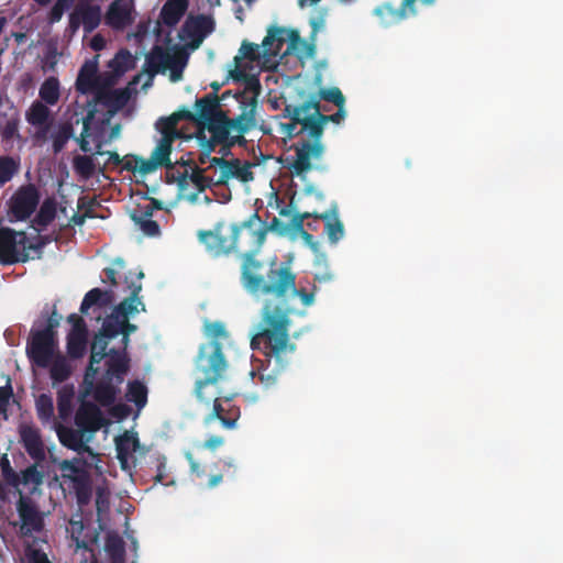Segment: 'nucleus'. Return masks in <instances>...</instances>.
<instances>
[{
    "mask_svg": "<svg viewBox=\"0 0 563 563\" xmlns=\"http://www.w3.org/2000/svg\"><path fill=\"white\" fill-rule=\"evenodd\" d=\"M260 268L261 263L253 257L244 258L242 271L244 287L253 294L263 292L272 296L263 308L261 322L253 330L251 346L279 361L295 350V345L289 341L287 314L302 313L296 301H300L306 308L313 303L314 296L312 292L296 288L295 275L288 268L272 271L271 284H266L258 274Z\"/></svg>",
    "mask_w": 563,
    "mask_h": 563,
    "instance_id": "1",
    "label": "nucleus"
},
{
    "mask_svg": "<svg viewBox=\"0 0 563 563\" xmlns=\"http://www.w3.org/2000/svg\"><path fill=\"white\" fill-rule=\"evenodd\" d=\"M142 273L136 275L137 282L131 283L130 297L122 301L112 313L103 321L99 334L96 336L91 347V360L88 372L85 376V383L92 384L93 376L98 368L95 367L103 357H108L109 368L107 371V384H102L96 388L92 396L102 406L110 405L117 395V386L123 380V376L128 371V360L124 353L110 350L106 352L108 341L118 334H123V347L128 344V335L135 331V325L129 323V318L144 309L142 301L137 298V292L142 286L140 279Z\"/></svg>",
    "mask_w": 563,
    "mask_h": 563,
    "instance_id": "2",
    "label": "nucleus"
},
{
    "mask_svg": "<svg viewBox=\"0 0 563 563\" xmlns=\"http://www.w3.org/2000/svg\"><path fill=\"white\" fill-rule=\"evenodd\" d=\"M97 58L88 60L81 67L77 88L79 91L96 95L97 101L93 110L84 121V130L80 135V147L82 151H97L120 134V126L112 123L114 112L123 107L130 98L128 89H111V80L106 73L97 76Z\"/></svg>",
    "mask_w": 563,
    "mask_h": 563,
    "instance_id": "3",
    "label": "nucleus"
},
{
    "mask_svg": "<svg viewBox=\"0 0 563 563\" xmlns=\"http://www.w3.org/2000/svg\"><path fill=\"white\" fill-rule=\"evenodd\" d=\"M170 175L177 180L180 196L191 202H210L211 198L203 194L209 188L213 190L231 179L242 183L253 180L252 165L241 161H223L212 158L209 166L199 169L189 165H178Z\"/></svg>",
    "mask_w": 563,
    "mask_h": 563,
    "instance_id": "4",
    "label": "nucleus"
},
{
    "mask_svg": "<svg viewBox=\"0 0 563 563\" xmlns=\"http://www.w3.org/2000/svg\"><path fill=\"white\" fill-rule=\"evenodd\" d=\"M196 366L198 397L202 400L213 399V417L220 419L225 428H234L240 411L231 405L230 399L218 397L216 385L227 367L220 345L216 342L202 345Z\"/></svg>",
    "mask_w": 563,
    "mask_h": 563,
    "instance_id": "5",
    "label": "nucleus"
},
{
    "mask_svg": "<svg viewBox=\"0 0 563 563\" xmlns=\"http://www.w3.org/2000/svg\"><path fill=\"white\" fill-rule=\"evenodd\" d=\"M212 31V21L207 16L189 18L181 29L180 44L163 49L157 45L147 57L151 70L167 74L170 81L181 79L188 60V51L196 49Z\"/></svg>",
    "mask_w": 563,
    "mask_h": 563,
    "instance_id": "6",
    "label": "nucleus"
},
{
    "mask_svg": "<svg viewBox=\"0 0 563 563\" xmlns=\"http://www.w3.org/2000/svg\"><path fill=\"white\" fill-rule=\"evenodd\" d=\"M1 467L5 479L12 484L20 495L18 510L21 520V531L27 534L40 530L43 525V516L51 511V505L45 507L37 500L42 475L35 467H30L23 472L20 478H15L7 457L2 459Z\"/></svg>",
    "mask_w": 563,
    "mask_h": 563,
    "instance_id": "7",
    "label": "nucleus"
},
{
    "mask_svg": "<svg viewBox=\"0 0 563 563\" xmlns=\"http://www.w3.org/2000/svg\"><path fill=\"white\" fill-rule=\"evenodd\" d=\"M313 53L314 46L300 40L296 31L275 27L263 40L262 63L267 67H278L289 55H295L301 63Z\"/></svg>",
    "mask_w": 563,
    "mask_h": 563,
    "instance_id": "8",
    "label": "nucleus"
},
{
    "mask_svg": "<svg viewBox=\"0 0 563 563\" xmlns=\"http://www.w3.org/2000/svg\"><path fill=\"white\" fill-rule=\"evenodd\" d=\"M27 353L37 366L51 367V375L55 382L64 380L69 374L67 362L57 352V343L52 329L34 333Z\"/></svg>",
    "mask_w": 563,
    "mask_h": 563,
    "instance_id": "9",
    "label": "nucleus"
},
{
    "mask_svg": "<svg viewBox=\"0 0 563 563\" xmlns=\"http://www.w3.org/2000/svg\"><path fill=\"white\" fill-rule=\"evenodd\" d=\"M200 108L201 112L197 119L198 131L196 135L201 141L202 147L209 152L216 144L224 142L231 128H234L232 122L229 123L216 115L213 109L203 101L197 102V110Z\"/></svg>",
    "mask_w": 563,
    "mask_h": 563,
    "instance_id": "10",
    "label": "nucleus"
},
{
    "mask_svg": "<svg viewBox=\"0 0 563 563\" xmlns=\"http://www.w3.org/2000/svg\"><path fill=\"white\" fill-rule=\"evenodd\" d=\"M262 55L263 44L254 46L243 43L234 59L227 66L228 79L240 81L253 77L257 67L273 69L274 67H267L262 63Z\"/></svg>",
    "mask_w": 563,
    "mask_h": 563,
    "instance_id": "11",
    "label": "nucleus"
},
{
    "mask_svg": "<svg viewBox=\"0 0 563 563\" xmlns=\"http://www.w3.org/2000/svg\"><path fill=\"white\" fill-rule=\"evenodd\" d=\"M265 234V223L257 214H252L249 220L239 225L235 224L234 239L238 243L235 251H239L244 258L252 257L264 243Z\"/></svg>",
    "mask_w": 563,
    "mask_h": 563,
    "instance_id": "12",
    "label": "nucleus"
},
{
    "mask_svg": "<svg viewBox=\"0 0 563 563\" xmlns=\"http://www.w3.org/2000/svg\"><path fill=\"white\" fill-rule=\"evenodd\" d=\"M34 245L30 243L23 232L0 229V262L11 264L24 262L30 257Z\"/></svg>",
    "mask_w": 563,
    "mask_h": 563,
    "instance_id": "13",
    "label": "nucleus"
},
{
    "mask_svg": "<svg viewBox=\"0 0 563 563\" xmlns=\"http://www.w3.org/2000/svg\"><path fill=\"white\" fill-rule=\"evenodd\" d=\"M185 117L188 115L185 113H174L169 118L161 119L157 122V129L161 132L162 137L151 155L157 167L167 164L173 141L176 137L181 136L178 123Z\"/></svg>",
    "mask_w": 563,
    "mask_h": 563,
    "instance_id": "14",
    "label": "nucleus"
},
{
    "mask_svg": "<svg viewBox=\"0 0 563 563\" xmlns=\"http://www.w3.org/2000/svg\"><path fill=\"white\" fill-rule=\"evenodd\" d=\"M235 224L220 223L212 231H201L198 236L206 249L213 255L235 251L238 243L234 239Z\"/></svg>",
    "mask_w": 563,
    "mask_h": 563,
    "instance_id": "15",
    "label": "nucleus"
},
{
    "mask_svg": "<svg viewBox=\"0 0 563 563\" xmlns=\"http://www.w3.org/2000/svg\"><path fill=\"white\" fill-rule=\"evenodd\" d=\"M38 205V194L33 186L20 188L9 201L8 217L10 221L26 220Z\"/></svg>",
    "mask_w": 563,
    "mask_h": 563,
    "instance_id": "16",
    "label": "nucleus"
},
{
    "mask_svg": "<svg viewBox=\"0 0 563 563\" xmlns=\"http://www.w3.org/2000/svg\"><path fill=\"white\" fill-rule=\"evenodd\" d=\"M188 8V0H167L162 7L159 19L157 21L158 33L157 37L158 42H169L167 36L162 40L163 36V26L174 27L183 18L186 10Z\"/></svg>",
    "mask_w": 563,
    "mask_h": 563,
    "instance_id": "17",
    "label": "nucleus"
},
{
    "mask_svg": "<svg viewBox=\"0 0 563 563\" xmlns=\"http://www.w3.org/2000/svg\"><path fill=\"white\" fill-rule=\"evenodd\" d=\"M134 20V4L132 0H115L106 14V23L117 30H122Z\"/></svg>",
    "mask_w": 563,
    "mask_h": 563,
    "instance_id": "18",
    "label": "nucleus"
},
{
    "mask_svg": "<svg viewBox=\"0 0 563 563\" xmlns=\"http://www.w3.org/2000/svg\"><path fill=\"white\" fill-rule=\"evenodd\" d=\"M91 152L93 153L96 158L107 156L104 162H123L124 166L133 169L134 172H137L141 175L152 173L157 168V165L155 164L152 157L146 159L136 155H126L123 158H120L119 155L114 152L102 151V146L99 148V152Z\"/></svg>",
    "mask_w": 563,
    "mask_h": 563,
    "instance_id": "19",
    "label": "nucleus"
},
{
    "mask_svg": "<svg viewBox=\"0 0 563 563\" xmlns=\"http://www.w3.org/2000/svg\"><path fill=\"white\" fill-rule=\"evenodd\" d=\"M100 22V10L97 5L77 0L75 10L70 13V24L74 29L80 24L87 32L92 31Z\"/></svg>",
    "mask_w": 563,
    "mask_h": 563,
    "instance_id": "20",
    "label": "nucleus"
},
{
    "mask_svg": "<svg viewBox=\"0 0 563 563\" xmlns=\"http://www.w3.org/2000/svg\"><path fill=\"white\" fill-rule=\"evenodd\" d=\"M68 322L71 329L67 336V351L70 356L79 357L86 351V325L77 314L69 316Z\"/></svg>",
    "mask_w": 563,
    "mask_h": 563,
    "instance_id": "21",
    "label": "nucleus"
},
{
    "mask_svg": "<svg viewBox=\"0 0 563 563\" xmlns=\"http://www.w3.org/2000/svg\"><path fill=\"white\" fill-rule=\"evenodd\" d=\"M60 472L64 484L69 482V488L76 490L78 499L87 498V477L85 471L75 463L64 461L60 463Z\"/></svg>",
    "mask_w": 563,
    "mask_h": 563,
    "instance_id": "22",
    "label": "nucleus"
},
{
    "mask_svg": "<svg viewBox=\"0 0 563 563\" xmlns=\"http://www.w3.org/2000/svg\"><path fill=\"white\" fill-rule=\"evenodd\" d=\"M139 446L137 434L133 431H126L115 439L117 456L124 471L131 468L133 455Z\"/></svg>",
    "mask_w": 563,
    "mask_h": 563,
    "instance_id": "23",
    "label": "nucleus"
},
{
    "mask_svg": "<svg viewBox=\"0 0 563 563\" xmlns=\"http://www.w3.org/2000/svg\"><path fill=\"white\" fill-rule=\"evenodd\" d=\"M419 2L421 4H431L434 0H405L401 11H396L389 5H383L375 10V13L380 19V23L384 25L394 24L409 15L415 14L416 10L413 5Z\"/></svg>",
    "mask_w": 563,
    "mask_h": 563,
    "instance_id": "24",
    "label": "nucleus"
},
{
    "mask_svg": "<svg viewBox=\"0 0 563 563\" xmlns=\"http://www.w3.org/2000/svg\"><path fill=\"white\" fill-rule=\"evenodd\" d=\"M136 57L130 52L121 49L118 54L109 62L108 70L106 71L107 78L111 80L112 85L114 81L129 71L135 66Z\"/></svg>",
    "mask_w": 563,
    "mask_h": 563,
    "instance_id": "25",
    "label": "nucleus"
},
{
    "mask_svg": "<svg viewBox=\"0 0 563 563\" xmlns=\"http://www.w3.org/2000/svg\"><path fill=\"white\" fill-rule=\"evenodd\" d=\"M76 423L86 431H96L103 424V419L96 406L84 401L76 415Z\"/></svg>",
    "mask_w": 563,
    "mask_h": 563,
    "instance_id": "26",
    "label": "nucleus"
},
{
    "mask_svg": "<svg viewBox=\"0 0 563 563\" xmlns=\"http://www.w3.org/2000/svg\"><path fill=\"white\" fill-rule=\"evenodd\" d=\"M323 147L319 141H314L312 144H303L297 148V157L294 163L296 169L299 172L309 169L312 162L321 157Z\"/></svg>",
    "mask_w": 563,
    "mask_h": 563,
    "instance_id": "27",
    "label": "nucleus"
},
{
    "mask_svg": "<svg viewBox=\"0 0 563 563\" xmlns=\"http://www.w3.org/2000/svg\"><path fill=\"white\" fill-rule=\"evenodd\" d=\"M59 225H62V223L57 214L56 203L51 199L45 200L34 220L33 228L41 230L47 227L56 228Z\"/></svg>",
    "mask_w": 563,
    "mask_h": 563,
    "instance_id": "28",
    "label": "nucleus"
},
{
    "mask_svg": "<svg viewBox=\"0 0 563 563\" xmlns=\"http://www.w3.org/2000/svg\"><path fill=\"white\" fill-rule=\"evenodd\" d=\"M242 112L232 122V126L239 132H245L255 125L256 101L251 98L247 102L241 101Z\"/></svg>",
    "mask_w": 563,
    "mask_h": 563,
    "instance_id": "29",
    "label": "nucleus"
},
{
    "mask_svg": "<svg viewBox=\"0 0 563 563\" xmlns=\"http://www.w3.org/2000/svg\"><path fill=\"white\" fill-rule=\"evenodd\" d=\"M20 434L29 453L33 457H38L43 453V448L37 430L32 426L23 424Z\"/></svg>",
    "mask_w": 563,
    "mask_h": 563,
    "instance_id": "30",
    "label": "nucleus"
},
{
    "mask_svg": "<svg viewBox=\"0 0 563 563\" xmlns=\"http://www.w3.org/2000/svg\"><path fill=\"white\" fill-rule=\"evenodd\" d=\"M53 428L56 430L60 442L73 449L79 450L82 445V435L76 431L60 426L59 423L53 422Z\"/></svg>",
    "mask_w": 563,
    "mask_h": 563,
    "instance_id": "31",
    "label": "nucleus"
},
{
    "mask_svg": "<svg viewBox=\"0 0 563 563\" xmlns=\"http://www.w3.org/2000/svg\"><path fill=\"white\" fill-rule=\"evenodd\" d=\"M126 399L134 402L139 411L145 406L147 400V389L140 382H133L129 384Z\"/></svg>",
    "mask_w": 563,
    "mask_h": 563,
    "instance_id": "32",
    "label": "nucleus"
},
{
    "mask_svg": "<svg viewBox=\"0 0 563 563\" xmlns=\"http://www.w3.org/2000/svg\"><path fill=\"white\" fill-rule=\"evenodd\" d=\"M74 390L64 387L58 394V413L62 420H67L73 412Z\"/></svg>",
    "mask_w": 563,
    "mask_h": 563,
    "instance_id": "33",
    "label": "nucleus"
},
{
    "mask_svg": "<svg viewBox=\"0 0 563 563\" xmlns=\"http://www.w3.org/2000/svg\"><path fill=\"white\" fill-rule=\"evenodd\" d=\"M321 218L327 221L325 231H327L329 239L332 242L335 243L340 239L343 238V234H344L343 224L338 219L336 214H334V213L333 214H324V216H321Z\"/></svg>",
    "mask_w": 563,
    "mask_h": 563,
    "instance_id": "34",
    "label": "nucleus"
},
{
    "mask_svg": "<svg viewBox=\"0 0 563 563\" xmlns=\"http://www.w3.org/2000/svg\"><path fill=\"white\" fill-rule=\"evenodd\" d=\"M40 96L45 102L54 104L59 98L58 81L55 78L45 80L40 89Z\"/></svg>",
    "mask_w": 563,
    "mask_h": 563,
    "instance_id": "35",
    "label": "nucleus"
},
{
    "mask_svg": "<svg viewBox=\"0 0 563 563\" xmlns=\"http://www.w3.org/2000/svg\"><path fill=\"white\" fill-rule=\"evenodd\" d=\"M36 410L40 419L45 422H52V417L54 412L53 400L47 395H41L36 399Z\"/></svg>",
    "mask_w": 563,
    "mask_h": 563,
    "instance_id": "36",
    "label": "nucleus"
},
{
    "mask_svg": "<svg viewBox=\"0 0 563 563\" xmlns=\"http://www.w3.org/2000/svg\"><path fill=\"white\" fill-rule=\"evenodd\" d=\"M48 117V110L45 106L36 102L32 104L26 113L27 121L33 125H42Z\"/></svg>",
    "mask_w": 563,
    "mask_h": 563,
    "instance_id": "37",
    "label": "nucleus"
},
{
    "mask_svg": "<svg viewBox=\"0 0 563 563\" xmlns=\"http://www.w3.org/2000/svg\"><path fill=\"white\" fill-rule=\"evenodd\" d=\"M19 162L11 157L0 158V184L9 181L18 170Z\"/></svg>",
    "mask_w": 563,
    "mask_h": 563,
    "instance_id": "38",
    "label": "nucleus"
},
{
    "mask_svg": "<svg viewBox=\"0 0 563 563\" xmlns=\"http://www.w3.org/2000/svg\"><path fill=\"white\" fill-rule=\"evenodd\" d=\"M77 0H59L53 7L51 11L49 20L52 23L57 22L62 19L65 10H68L71 5L76 7Z\"/></svg>",
    "mask_w": 563,
    "mask_h": 563,
    "instance_id": "39",
    "label": "nucleus"
},
{
    "mask_svg": "<svg viewBox=\"0 0 563 563\" xmlns=\"http://www.w3.org/2000/svg\"><path fill=\"white\" fill-rule=\"evenodd\" d=\"M68 532L70 533L71 538L76 542V548L79 550L81 548H86V543L84 540H80V534L84 530V525L81 520L71 519L69 521Z\"/></svg>",
    "mask_w": 563,
    "mask_h": 563,
    "instance_id": "40",
    "label": "nucleus"
},
{
    "mask_svg": "<svg viewBox=\"0 0 563 563\" xmlns=\"http://www.w3.org/2000/svg\"><path fill=\"white\" fill-rule=\"evenodd\" d=\"M103 294L99 289L90 290L84 298L81 303V312L86 313L92 306L99 308V301L102 299Z\"/></svg>",
    "mask_w": 563,
    "mask_h": 563,
    "instance_id": "41",
    "label": "nucleus"
},
{
    "mask_svg": "<svg viewBox=\"0 0 563 563\" xmlns=\"http://www.w3.org/2000/svg\"><path fill=\"white\" fill-rule=\"evenodd\" d=\"M205 333L207 336L211 339H220L227 336V330L224 325L220 322H206L205 323Z\"/></svg>",
    "mask_w": 563,
    "mask_h": 563,
    "instance_id": "42",
    "label": "nucleus"
},
{
    "mask_svg": "<svg viewBox=\"0 0 563 563\" xmlns=\"http://www.w3.org/2000/svg\"><path fill=\"white\" fill-rule=\"evenodd\" d=\"M75 168L84 176H88L93 170L92 158L88 156H79L75 159Z\"/></svg>",
    "mask_w": 563,
    "mask_h": 563,
    "instance_id": "43",
    "label": "nucleus"
},
{
    "mask_svg": "<svg viewBox=\"0 0 563 563\" xmlns=\"http://www.w3.org/2000/svg\"><path fill=\"white\" fill-rule=\"evenodd\" d=\"M12 389L9 385V382L5 386L0 387V415H4L7 418V409L11 404Z\"/></svg>",
    "mask_w": 563,
    "mask_h": 563,
    "instance_id": "44",
    "label": "nucleus"
},
{
    "mask_svg": "<svg viewBox=\"0 0 563 563\" xmlns=\"http://www.w3.org/2000/svg\"><path fill=\"white\" fill-rule=\"evenodd\" d=\"M301 236L305 241V243L313 251V253L316 254V262L318 264H322L324 263L325 261V256L323 253L320 252V249H319V244L317 242L313 241L312 236L307 233V232H302L301 233Z\"/></svg>",
    "mask_w": 563,
    "mask_h": 563,
    "instance_id": "45",
    "label": "nucleus"
},
{
    "mask_svg": "<svg viewBox=\"0 0 563 563\" xmlns=\"http://www.w3.org/2000/svg\"><path fill=\"white\" fill-rule=\"evenodd\" d=\"M24 563H49L46 555L37 549L27 548Z\"/></svg>",
    "mask_w": 563,
    "mask_h": 563,
    "instance_id": "46",
    "label": "nucleus"
},
{
    "mask_svg": "<svg viewBox=\"0 0 563 563\" xmlns=\"http://www.w3.org/2000/svg\"><path fill=\"white\" fill-rule=\"evenodd\" d=\"M136 223L146 235L154 236L159 232L157 223L151 219L136 220Z\"/></svg>",
    "mask_w": 563,
    "mask_h": 563,
    "instance_id": "47",
    "label": "nucleus"
},
{
    "mask_svg": "<svg viewBox=\"0 0 563 563\" xmlns=\"http://www.w3.org/2000/svg\"><path fill=\"white\" fill-rule=\"evenodd\" d=\"M321 96L323 99L332 101L333 103H335L339 107L343 106L344 98L338 88H330L327 90H322Z\"/></svg>",
    "mask_w": 563,
    "mask_h": 563,
    "instance_id": "48",
    "label": "nucleus"
},
{
    "mask_svg": "<svg viewBox=\"0 0 563 563\" xmlns=\"http://www.w3.org/2000/svg\"><path fill=\"white\" fill-rule=\"evenodd\" d=\"M111 415L118 421L126 418L130 415V408L126 405L120 404L111 408Z\"/></svg>",
    "mask_w": 563,
    "mask_h": 563,
    "instance_id": "49",
    "label": "nucleus"
},
{
    "mask_svg": "<svg viewBox=\"0 0 563 563\" xmlns=\"http://www.w3.org/2000/svg\"><path fill=\"white\" fill-rule=\"evenodd\" d=\"M106 45V41L102 36L100 35H95L91 41H90V46L92 49L95 51H100Z\"/></svg>",
    "mask_w": 563,
    "mask_h": 563,
    "instance_id": "50",
    "label": "nucleus"
},
{
    "mask_svg": "<svg viewBox=\"0 0 563 563\" xmlns=\"http://www.w3.org/2000/svg\"><path fill=\"white\" fill-rule=\"evenodd\" d=\"M113 265H114V267L108 268L106 271V275H107L108 279H110L112 283H115V278H114V275L117 273L115 267L122 268L123 262L121 260H117Z\"/></svg>",
    "mask_w": 563,
    "mask_h": 563,
    "instance_id": "51",
    "label": "nucleus"
},
{
    "mask_svg": "<svg viewBox=\"0 0 563 563\" xmlns=\"http://www.w3.org/2000/svg\"><path fill=\"white\" fill-rule=\"evenodd\" d=\"M223 443V440L219 437H211L209 440L206 441L205 448L214 450L219 448Z\"/></svg>",
    "mask_w": 563,
    "mask_h": 563,
    "instance_id": "52",
    "label": "nucleus"
},
{
    "mask_svg": "<svg viewBox=\"0 0 563 563\" xmlns=\"http://www.w3.org/2000/svg\"><path fill=\"white\" fill-rule=\"evenodd\" d=\"M312 34H317V32L321 31L324 27V19L322 16H318L311 20Z\"/></svg>",
    "mask_w": 563,
    "mask_h": 563,
    "instance_id": "53",
    "label": "nucleus"
},
{
    "mask_svg": "<svg viewBox=\"0 0 563 563\" xmlns=\"http://www.w3.org/2000/svg\"><path fill=\"white\" fill-rule=\"evenodd\" d=\"M319 1L320 0H298L300 7L313 5V4L318 3Z\"/></svg>",
    "mask_w": 563,
    "mask_h": 563,
    "instance_id": "54",
    "label": "nucleus"
},
{
    "mask_svg": "<svg viewBox=\"0 0 563 563\" xmlns=\"http://www.w3.org/2000/svg\"><path fill=\"white\" fill-rule=\"evenodd\" d=\"M343 118H344V111L342 109H340V111L336 114L331 117V120L334 122H340V120H342Z\"/></svg>",
    "mask_w": 563,
    "mask_h": 563,
    "instance_id": "55",
    "label": "nucleus"
},
{
    "mask_svg": "<svg viewBox=\"0 0 563 563\" xmlns=\"http://www.w3.org/2000/svg\"><path fill=\"white\" fill-rule=\"evenodd\" d=\"M146 25L140 24L139 25V32L134 35L135 37H142L146 33Z\"/></svg>",
    "mask_w": 563,
    "mask_h": 563,
    "instance_id": "56",
    "label": "nucleus"
},
{
    "mask_svg": "<svg viewBox=\"0 0 563 563\" xmlns=\"http://www.w3.org/2000/svg\"><path fill=\"white\" fill-rule=\"evenodd\" d=\"M220 482H221V476L217 475V476L211 477L209 485L211 487H213V486L218 485Z\"/></svg>",
    "mask_w": 563,
    "mask_h": 563,
    "instance_id": "57",
    "label": "nucleus"
},
{
    "mask_svg": "<svg viewBox=\"0 0 563 563\" xmlns=\"http://www.w3.org/2000/svg\"><path fill=\"white\" fill-rule=\"evenodd\" d=\"M62 145H63V142L56 141L54 144L55 151H59L62 148Z\"/></svg>",
    "mask_w": 563,
    "mask_h": 563,
    "instance_id": "58",
    "label": "nucleus"
},
{
    "mask_svg": "<svg viewBox=\"0 0 563 563\" xmlns=\"http://www.w3.org/2000/svg\"><path fill=\"white\" fill-rule=\"evenodd\" d=\"M146 78H147V81L144 84V87H148L151 85V81H152V76L151 75H146Z\"/></svg>",
    "mask_w": 563,
    "mask_h": 563,
    "instance_id": "59",
    "label": "nucleus"
},
{
    "mask_svg": "<svg viewBox=\"0 0 563 563\" xmlns=\"http://www.w3.org/2000/svg\"><path fill=\"white\" fill-rule=\"evenodd\" d=\"M70 134H71V133H70L68 130H66V131L64 132V140H67V139L70 136Z\"/></svg>",
    "mask_w": 563,
    "mask_h": 563,
    "instance_id": "60",
    "label": "nucleus"
},
{
    "mask_svg": "<svg viewBox=\"0 0 563 563\" xmlns=\"http://www.w3.org/2000/svg\"><path fill=\"white\" fill-rule=\"evenodd\" d=\"M190 463H191L192 471H196L198 468V464L194 461H191Z\"/></svg>",
    "mask_w": 563,
    "mask_h": 563,
    "instance_id": "61",
    "label": "nucleus"
},
{
    "mask_svg": "<svg viewBox=\"0 0 563 563\" xmlns=\"http://www.w3.org/2000/svg\"><path fill=\"white\" fill-rule=\"evenodd\" d=\"M37 3L40 4H45L47 3L49 0H35Z\"/></svg>",
    "mask_w": 563,
    "mask_h": 563,
    "instance_id": "62",
    "label": "nucleus"
},
{
    "mask_svg": "<svg viewBox=\"0 0 563 563\" xmlns=\"http://www.w3.org/2000/svg\"><path fill=\"white\" fill-rule=\"evenodd\" d=\"M212 87H213V89H216V90H218V89L220 88V86H219V85H217V84H212Z\"/></svg>",
    "mask_w": 563,
    "mask_h": 563,
    "instance_id": "63",
    "label": "nucleus"
},
{
    "mask_svg": "<svg viewBox=\"0 0 563 563\" xmlns=\"http://www.w3.org/2000/svg\"><path fill=\"white\" fill-rule=\"evenodd\" d=\"M314 113L319 114V110L317 107H313Z\"/></svg>",
    "mask_w": 563,
    "mask_h": 563,
    "instance_id": "64",
    "label": "nucleus"
}]
</instances>
